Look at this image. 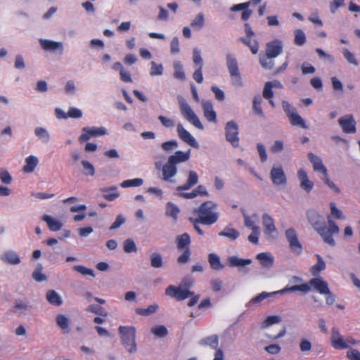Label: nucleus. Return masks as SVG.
<instances>
[{
    "instance_id": "nucleus-1",
    "label": "nucleus",
    "mask_w": 360,
    "mask_h": 360,
    "mask_svg": "<svg viewBox=\"0 0 360 360\" xmlns=\"http://www.w3.org/2000/svg\"><path fill=\"white\" fill-rule=\"evenodd\" d=\"M307 219L310 224L321 236L323 241L329 245L334 247L335 241L333 238V234H338L340 229L336 223L331 219V216L327 217L328 226L325 224L324 218L315 210L307 212Z\"/></svg>"
},
{
    "instance_id": "nucleus-2",
    "label": "nucleus",
    "mask_w": 360,
    "mask_h": 360,
    "mask_svg": "<svg viewBox=\"0 0 360 360\" xmlns=\"http://www.w3.org/2000/svg\"><path fill=\"white\" fill-rule=\"evenodd\" d=\"M191 157V149L187 151L176 150L168 157L167 162L162 167V180L173 182L172 179L177 173V165L187 162Z\"/></svg>"
},
{
    "instance_id": "nucleus-3",
    "label": "nucleus",
    "mask_w": 360,
    "mask_h": 360,
    "mask_svg": "<svg viewBox=\"0 0 360 360\" xmlns=\"http://www.w3.org/2000/svg\"><path fill=\"white\" fill-rule=\"evenodd\" d=\"M218 205L213 201L208 200L202 202L198 208L193 210L199 219L200 224L210 226L216 223L219 217L217 211Z\"/></svg>"
},
{
    "instance_id": "nucleus-4",
    "label": "nucleus",
    "mask_w": 360,
    "mask_h": 360,
    "mask_svg": "<svg viewBox=\"0 0 360 360\" xmlns=\"http://www.w3.org/2000/svg\"><path fill=\"white\" fill-rule=\"evenodd\" d=\"M301 291L303 292H307L310 290V287L307 283H302L300 285H295L291 287L286 286L284 288L277 290L275 292H262L255 297L252 298L249 302L248 306H250L254 304L261 303L263 300L266 298L272 297L276 294H284L287 292H294V291Z\"/></svg>"
},
{
    "instance_id": "nucleus-5",
    "label": "nucleus",
    "mask_w": 360,
    "mask_h": 360,
    "mask_svg": "<svg viewBox=\"0 0 360 360\" xmlns=\"http://www.w3.org/2000/svg\"><path fill=\"white\" fill-rule=\"evenodd\" d=\"M178 103L179 105V110L182 116L191 124L199 129H203V125L202 124L200 119L193 110L192 108L186 102L184 97L179 96L177 97Z\"/></svg>"
},
{
    "instance_id": "nucleus-6",
    "label": "nucleus",
    "mask_w": 360,
    "mask_h": 360,
    "mask_svg": "<svg viewBox=\"0 0 360 360\" xmlns=\"http://www.w3.org/2000/svg\"><path fill=\"white\" fill-rule=\"evenodd\" d=\"M118 330L121 335V341L125 349L129 353H135L137 351L135 328L120 326Z\"/></svg>"
},
{
    "instance_id": "nucleus-7",
    "label": "nucleus",
    "mask_w": 360,
    "mask_h": 360,
    "mask_svg": "<svg viewBox=\"0 0 360 360\" xmlns=\"http://www.w3.org/2000/svg\"><path fill=\"white\" fill-rule=\"evenodd\" d=\"M226 66L230 74L232 84L235 86L242 87L243 82L239 72L238 62L232 54L226 55Z\"/></svg>"
},
{
    "instance_id": "nucleus-8",
    "label": "nucleus",
    "mask_w": 360,
    "mask_h": 360,
    "mask_svg": "<svg viewBox=\"0 0 360 360\" xmlns=\"http://www.w3.org/2000/svg\"><path fill=\"white\" fill-rule=\"evenodd\" d=\"M282 107L292 126H299L303 129L308 128L304 119L298 114L297 110L291 106L288 102L283 101Z\"/></svg>"
},
{
    "instance_id": "nucleus-9",
    "label": "nucleus",
    "mask_w": 360,
    "mask_h": 360,
    "mask_svg": "<svg viewBox=\"0 0 360 360\" xmlns=\"http://www.w3.org/2000/svg\"><path fill=\"white\" fill-rule=\"evenodd\" d=\"M285 236L288 243L290 250L297 255L302 251V245L298 239V235L294 228H289L285 231Z\"/></svg>"
},
{
    "instance_id": "nucleus-10",
    "label": "nucleus",
    "mask_w": 360,
    "mask_h": 360,
    "mask_svg": "<svg viewBox=\"0 0 360 360\" xmlns=\"http://www.w3.org/2000/svg\"><path fill=\"white\" fill-rule=\"evenodd\" d=\"M226 139L234 148L239 146L238 126L235 121H229L225 126Z\"/></svg>"
},
{
    "instance_id": "nucleus-11",
    "label": "nucleus",
    "mask_w": 360,
    "mask_h": 360,
    "mask_svg": "<svg viewBox=\"0 0 360 360\" xmlns=\"http://www.w3.org/2000/svg\"><path fill=\"white\" fill-rule=\"evenodd\" d=\"M165 295L171 297H174L177 300L181 301L190 296H192L193 292L186 288H182L181 285L176 287L171 285L166 288Z\"/></svg>"
},
{
    "instance_id": "nucleus-12",
    "label": "nucleus",
    "mask_w": 360,
    "mask_h": 360,
    "mask_svg": "<svg viewBox=\"0 0 360 360\" xmlns=\"http://www.w3.org/2000/svg\"><path fill=\"white\" fill-rule=\"evenodd\" d=\"M270 178L275 186H285L287 178L282 166H273L270 171Z\"/></svg>"
},
{
    "instance_id": "nucleus-13",
    "label": "nucleus",
    "mask_w": 360,
    "mask_h": 360,
    "mask_svg": "<svg viewBox=\"0 0 360 360\" xmlns=\"http://www.w3.org/2000/svg\"><path fill=\"white\" fill-rule=\"evenodd\" d=\"M82 132V134L79 137L80 142H85L91 137L103 136L107 134V131L104 127H83Z\"/></svg>"
},
{
    "instance_id": "nucleus-14",
    "label": "nucleus",
    "mask_w": 360,
    "mask_h": 360,
    "mask_svg": "<svg viewBox=\"0 0 360 360\" xmlns=\"http://www.w3.org/2000/svg\"><path fill=\"white\" fill-rule=\"evenodd\" d=\"M338 122L343 132L346 134H353L356 132V122L352 115H345L340 117Z\"/></svg>"
},
{
    "instance_id": "nucleus-15",
    "label": "nucleus",
    "mask_w": 360,
    "mask_h": 360,
    "mask_svg": "<svg viewBox=\"0 0 360 360\" xmlns=\"http://www.w3.org/2000/svg\"><path fill=\"white\" fill-rule=\"evenodd\" d=\"M176 132L179 138L182 141L195 148H199V144L195 138L184 127L181 123H178L176 125Z\"/></svg>"
},
{
    "instance_id": "nucleus-16",
    "label": "nucleus",
    "mask_w": 360,
    "mask_h": 360,
    "mask_svg": "<svg viewBox=\"0 0 360 360\" xmlns=\"http://www.w3.org/2000/svg\"><path fill=\"white\" fill-rule=\"evenodd\" d=\"M32 309L27 300H16L12 307V312L18 316H25Z\"/></svg>"
},
{
    "instance_id": "nucleus-17",
    "label": "nucleus",
    "mask_w": 360,
    "mask_h": 360,
    "mask_svg": "<svg viewBox=\"0 0 360 360\" xmlns=\"http://www.w3.org/2000/svg\"><path fill=\"white\" fill-rule=\"evenodd\" d=\"M227 260L230 267H238L239 271L244 274H247L249 271L248 269L245 268V266L252 263V259H242L237 256H230Z\"/></svg>"
},
{
    "instance_id": "nucleus-18",
    "label": "nucleus",
    "mask_w": 360,
    "mask_h": 360,
    "mask_svg": "<svg viewBox=\"0 0 360 360\" xmlns=\"http://www.w3.org/2000/svg\"><path fill=\"white\" fill-rule=\"evenodd\" d=\"M202 108L203 110V114L205 117L212 122H216L217 121V113L214 110L213 105L210 101L202 100L201 101Z\"/></svg>"
},
{
    "instance_id": "nucleus-19",
    "label": "nucleus",
    "mask_w": 360,
    "mask_h": 360,
    "mask_svg": "<svg viewBox=\"0 0 360 360\" xmlns=\"http://www.w3.org/2000/svg\"><path fill=\"white\" fill-rule=\"evenodd\" d=\"M283 45L280 40H274L266 44V55L273 58L282 52Z\"/></svg>"
},
{
    "instance_id": "nucleus-20",
    "label": "nucleus",
    "mask_w": 360,
    "mask_h": 360,
    "mask_svg": "<svg viewBox=\"0 0 360 360\" xmlns=\"http://www.w3.org/2000/svg\"><path fill=\"white\" fill-rule=\"evenodd\" d=\"M297 177L300 182V187L307 193H309L314 188V183L309 179L307 172L303 169L297 171Z\"/></svg>"
},
{
    "instance_id": "nucleus-21",
    "label": "nucleus",
    "mask_w": 360,
    "mask_h": 360,
    "mask_svg": "<svg viewBox=\"0 0 360 360\" xmlns=\"http://www.w3.org/2000/svg\"><path fill=\"white\" fill-rule=\"evenodd\" d=\"M198 182V175L194 170H189L188 172V178L186 182L176 187V191H187L196 185Z\"/></svg>"
},
{
    "instance_id": "nucleus-22",
    "label": "nucleus",
    "mask_w": 360,
    "mask_h": 360,
    "mask_svg": "<svg viewBox=\"0 0 360 360\" xmlns=\"http://www.w3.org/2000/svg\"><path fill=\"white\" fill-rule=\"evenodd\" d=\"M308 158L309 161L313 165L314 171L321 172L325 176H327V169L323 165L321 159L319 156L314 155L312 153H309L308 154Z\"/></svg>"
},
{
    "instance_id": "nucleus-23",
    "label": "nucleus",
    "mask_w": 360,
    "mask_h": 360,
    "mask_svg": "<svg viewBox=\"0 0 360 360\" xmlns=\"http://www.w3.org/2000/svg\"><path fill=\"white\" fill-rule=\"evenodd\" d=\"M309 284L320 294L324 295L329 290L328 284L321 278H314L309 281Z\"/></svg>"
},
{
    "instance_id": "nucleus-24",
    "label": "nucleus",
    "mask_w": 360,
    "mask_h": 360,
    "mask_svg": "<svg viewBox=\"0 0 360 360\" xmlns=\"http://www.w3.org/2000/svg\"><path fill=\"white\" fill-rule=\"evenodd\" d=\"M262 224L266 235L271 236L276 231L273 218L266 213L262 214Z\"/></svg>"
},
{
    "instance_id": "nucleus-25",
    "label": "nucleus",
    "mask_w": 360,
    "mask_h": 360,
    "mask_svg": "<svg viewBox=\"0 0 360 360\" xmlns=\"http://www.w3.org/2000/svg\"><path fill=\"white\" fill-rule=\"evenodd\" d=\"M179 195L186 199H193L198 195H202L207 197L209 193L206 188L203 185H198L194 190L190 193H182Z\"/></svg>"
},
{
    "instance_id": "nucleus-26",
    "label": "nucleus",
    "mask_w": 360,
    "mask_h": 360,
    "mask_svg": "<svg viewBox=\"0 0 360 360\" xmlns=\"http://www.w3.org/2000/svg\"><path fill=\"white\" fill-rule=\"evenodd\" d=\"M34 134L38 140L43 144H47L51 141V134L45 127H35L34 129Z\"/></svg>"
},
{
    "instance_id": "nucleus-27",
    "label": "nucleus",
    "mask_w": 360,
    "mask_h": 360,
    "mask_svg": "<svg viewBox=\"0 0 360 360\" xmlns=\"http://www.w3.org/2000/svg\"><path fill=\"white\" fill-rule=\"evenodd\" d=\"M256 259L260 262V264L265 269H270L274 265V258L271 253L262 252L256 256Z\"/></svg>"
},
{
    "instance_id": "nucleus-28",
    "label": "nucleus",
    "mask_w": 360,
    "mask_h": 360,
    "mask_svg": "<svg viewBox=\"0 0 360 360\" xmlns=\"http://www.w3.org/2000/svg\"><path fill=\"white\" fill-rule=\"evenodd\" d=\"M39 43L41 47L46 51H54L60 50L63 51V45L62 42L53 41L48 39H39Z\"/></svg>"
},
{
    "instance_id": "nucleus-29",
    "label": "nucleus",
    "mask_w": 360,
    "mask_h": 360,
    "mask_svg": "<svg viewBox=\"0 0 360 360\" xmlns=\"http://www.w3.org/2000/svg\"><path fill=\"white\" fill-rule=\"evenodd\" d=\"M1 259L7 264L17 265L20 263V258L18 255L12 250L5 252L1 256Z\"/></svg>"
},
{
    "instance_id": "nucleus-30",
    "label": "nucleus",
    "mask_w": 360,
    "mask_h": 360,
    "mask_svg": "<svg viewBox=\"0 0 360 360\" xmlns=\"http://www.w3.org/2000/svg\"><path fill=\"white\" fill-rule=\"evenodd\" d=\"M25 165L22 167V170L25 173H32L39 163L38 158L34 155H30L25 160Z\"/></svg>"
},
{
    "instance_id": "nucleus-31",
    "label": "nucleus",
    "mask_w": 360,
    "mask_h": 360,
    "mask_svg": "<svg viewBox=\"0 0 360 360\" xmlns=\"http://www.w3.org/2000/svg\"><path fill=\"white\" fill-rule=\"evenodd\" d=\"M317 259V262L310 268V273L314 276H319L320 272L326 269V262L319 255H315Z\"/></svg>"
},
{
    "instance_id": "nucleus-32",
    "label": "nucleus",
    "mask_w": 360,
    "mask_h": 360,
    "mask_svg": "<svg viewBox=\"0 0 360 360\" xmlns=\"http://www.w3.org/2000/svg\"><path fill=\"white\" fill-rule=\"evenodd\" d=\"M46 300L52 305L59 307L63 304L60 295L53 290H49L46 293Z\"/></svg>"
},
{
    "instance_id": "nucleus-33",
    "label": "nucleus",
    "mask_w": 360,
    "mask_h": 360,
    "mask_svg": "<svg viewBox=\"0 0 360 360\" xmlns=\"http://www.w3.org/2000/svg\"><path fill=\"white\" fill-rule=\"evenodd\" d=\"M42 219L47 224L49 229L52 231H59L63 224L50 215L44 214Z\"/></svg>"
},
{
    "instance_id": "nucleus-34",
    "label": "nucleus",
    "mask_w": 360,
    "mask_h": 360,
    "mask_svg": "<svg viewBox=\"0 0 360 360\" xmlns=\"http://www.w3.org/2000/svg\"><path fill=\"white\" fill-rule=\"evenodd\" d=\"M177 249L179 250H184L186 248H189L191 244V238L187 233L177 236L176 238Z\"/></svg>"
},
{
    "instance_id": "nucleus-35",
    "label": "nucleus",
    "mask_w": 360,
    "mask_h": 360,
    "mask_svg": "<svg viewBox=\"0 0 360 360\" xmlns=\"http://www.w3.org/2000/svg\"><path fill=\"white\" fill-rule=\"evenodd\" d=\"M56 323L64 333H68L70 332V321L64 314H58L56 317Z\"/></svg>"
},
{
    "instance_id": "nucleus-36",
    "label": "nucleus",
    "mask_w": 360,
    "mask_h": 360,
    "mask_svg": "<svg viewBox=\"0 0 360 360\" xmlns=\"http://www.w3.org/2000/svg\"><path fill=\"white\" fill-rule=\"evenodd\" d=\"M208 262L210 267L216 271H221L224 268V265L221 262L220 257L215 253L208 255Z\"/></svg>"
},
{
    "instance_id": "nucleus-37",
    "label": "nucleus",
    "mask_w": 360,
    "mask_h": 360,
    "mask_svg": "<svg viewBox=\"0 0 360 360\" xmlns=\"http://www.w3.org/2000/svg\"><path fill=\"white\" fill-rule=\"evenodd\" d=\"M241 212L244 218V224L247 228L250 229L252 231L255 228H259L255 224V220L257 219V214H254L252 217H250L243 209H241Z\"/></svg>"
},
{
    "instance_id": "nucleus-38",
    "label": "nucleus",
    "mask_w": 360,
    "mask_h": 360,
    "mask_svg": "<svg viewBox=\"0 0 360 360\" xmlns=\"http://www.w3.org/2000/svg\"><path fill=\"white\" fill-rule=\"evenodd\" d=\"M199 343L201 345L209 346L212 349H215L219 346V339L217 335H213L201 339Z\"/></svg>"
},
{
    "instance_id": "nucleus-39",
    "label": "nucleus",
    "mask_w": 360,
    "mask_h": 360,
    "mask_svg": "<svg viewBox=\"0 0 360 360\" xmlns=\"http://www.w3.org/2000/svg\"><path fill=\"white\" fill-rule=\"evenodd\" d=\"M101 191L103 193V198L109 201L114 200L120 196V194L117 192V188L115 186L103 188Z\"/></svg>"
},
{
    "instance_id": "nucleus-40",
    "label": "nucleus",
    "mask_w": 360,
    "mask_h": 360,
    "mask_svg": "<svg viewBox=\"0 0 360 360\" xmlns=\"http://www.w3.org/2000/svg\"><path fill=\"white\" fill-rule=\"evenodd\" d=\"M240 233L236 229L229 226H226L223 231L219 233V236L226 237L231 240H235L237 239Z\"/></svg>"
},
{
    "instance_id": "nucleus-41",
    "label": "nucleus",
    "mask_w": 360,
    "mask_h": 360,
    "mask_svg": "<svg viewBox=\"0 0 360 360\" xmlns=\"http://www.w3.org/2000/svg\"><path fill=\"white\" fill-rule=\"evenodd\" d=\"M294 44L297 46H303L306 42V35L302 30L297 29L294 32Z\"/></svg>"
},
{
    "instance_id": "nucleus-42",
    "label": "nucleus",
    "mask_w": 360,
    "mask_h": 360,
    "mask_svg": "<svg viewBox=\"0 0 360 360\" xmlns=\"http://www.w3.org/2000/svg\"><path fill=\"white\" fill-rule=\"evenodd\" d=\"M174 77L180 80H185L186 76L184 74V72L183 70L182 64L179 61H176L174 63Z\"/></svg>"
},
{
    "instance_id": "nucleus-43",
    "label": "nucleus",
    "mask_w": 360,
    "mask_h": 360,
    "mask_svg": "<svg viewBox=\"0 0 360 360\" xmlns=\"http://www.w3.org/2000/svg\"><path fill=\"white\" fill-rule=\"evenodd\" d=\"M239 40L243 44L248 46L253 54H256L258 52L259 46L255 40H251V38L241 37Z\"/></svg>"
},
{
    "instance_id": "nucleus-44",
    "label": "nucleus",
    "mask_w": 360,
    "mask_h": 360,
    "mask_svg": "<svg viewBox=\"0 0 360 360\" xmlns=\"http://www.w3.org/2000/svg\"><path fill=\"white\" fill-rule=\"evenodd\" d=\"M179 212L180 210L177 206L172 202H167L166 206V215L171 217L176 220Z\"/></svg>"
},
{
    "instance_id": "nucleus-45",
    "label": "nucleus",
    "mask_w": 360,
    "mask_h": 360,
    "mask_svg": "<svg viewBox=\"0 0 360 360\" xmlns=\"http://www.w3.org/2000/svg\"><path fill=\"white\" fill-rule=\"evenodd\" d=\"M262 98L259 96L255 97L252 101V109L254 112L260 116L264 117V114L261 107Z\"/></svg>"
},
{
    "instance_id": "nucleus-46",
    "label": "nucleus",
    "mask_w": 360,
    "mask_h": 360,
    "mask_svg": "<svg viewBox=\"0 0 360 360\" xmlns=\"http://www.w3.org/2000/svg\"><path fill=\"white\" fill-rule=\"evenodd\" d=\"M158 309V305L156 304H151L148 306L146 309L143 308H137L136 309V312L138 314L142 315V316H149L153 313H155Z\"/></svg>"
},
{
    "instance_id": "nucleus-47",
    "label": "nucleus",
    "mask_w": 360,
    "mask_h": 360,
    "mask_svg": "<svg viewBox=\"0 0 360 360\" xmlns=\"http://www.w3.org/2000/svg\"><path fill=\"white\" fill-rule=\"evenodd\" d=\"M143 184V180L141 178H136L133 179H128L123 181L120 186L122 188H128V187H138L141 186Z\"/></svg>"
},
{
    "instance_id": "nucleus-48",
    "label": "nucleus",
    "mask_w": 360,
    "mask_h": 360,
    "mask_svg": "<svg viewBox=\"0 0 360 360\" xmlns=\"http://www.w3.org/2000/svg\"><path fill=\"white\" fill-rule=\"evenodd\" d=\"M81 164L83 167V174L85 176H93L95 174V168L94 165L87 160H82Z\"/></svg>"
},
{
    "instance_id": "nucleus-49",
    "label": "nucleus",
    "mask_w": 360,
    "mask_h": 360,
    "mask_svg": "<svg viewBox=\"0 0 360 360\" xmlns=\"http://www.w3.org/2000/svg\"><path fill=\"white\" fill-rule=\"evenodd\" d=\"M205 25V18L202 13H199L192 20L191 25L194 29H201Z\"/></svg>"
},
{
    "instance_id": "nucleus-50",
    "label": "nucleus",
    "mask_w": 360,
    "mask_h": 360,
    "mask_svg": "<svg viewBox=\"0 0 360 360\" xmlns=\"http://www.w3.org/2000/svg\"><path fill=\"white\" fill-rule=\"evenodd\" d=\"M150 265L153 268H161L163 265L162 256L157 252H153L150 255Z\"/></svg>"
},
{
    "instance_id": "nucleus-51",
    "label": "nucleus",
    "mask_w": 360,
    "mask_h": 360,
    "mask_svg": "<svg viewBox=\"0 0 360 360\" xmlns=\"http://www.w3.org/2000/svg\"><path fill=\"white\" fill-rule=\"evenodd\" d=\"M178 147L179 143L176 140H170L161 144V148L166 153H171Z\"/></svg>"
},
{
    "instance_id": "nucleus-52",
    "label": "nucleus",
    "mask_w": 360,
    "mask_h": 360,
    "mask_svg": "<svg viewBox=\"0 0 360 360\" xmlns=\"http://www.w3.org/2000/svg\"><path fill=\"white\" fill-rule=\"evenodd\" d=\"M150 65V76H161L163 74V66L162 64H157L155 61H151Z\"/></svg>"
},
{
    "instance_id": "nucleus-53",
    "label": "nucleus",
    "mask_w": 360,
    "mask_h": 360,
    "mask_svg": "<svg viewBox=\"0 0 360 360\" xmlns=\"http://www.w3.org/2000/svg\"><path fill=\"white\" fill-rule=\"evenodd\" d=\"M259 63L264 68L268 69V70L271 69L274 65L273 58L269 57L266 55H265V56L260 55Z\"/></svg>"
},
{
    "instance_id": "nucleus-54",
    "label": "nucleus",
    "mask_w": 360,
    "mask_h": 360,
    "mask_svg": "<svg viewBox=\"0 0 360 360\" xmlns=\"http://www.w3.org/2000/svg\"><path fill=\"white\" fill-rule=\"evenodd\" d=\"M281 321V318L279 316L274 315L268 316L262 324V328H265L273 324L279 323Z\"/></svg>"
},
{
    "instance_id": "nucleus-55",
    "label": "nucleus",
    "mask_w": 360,
    "mask_h": 360,
    "mask_svg": "<svg viewBox=\"0 0 360 360\" xmlns=\"http://www.w3.org/2000/svg\"><path fill=\"white\" fill-rule=\"evenodd\" d=\"M123 248L126 253L135 252L137 250L134 241L130 238H128L124 241Z\"/></svg>"
},
{
    "instance_id": "nucleus-56",
    "label": "nucleus",
    "mask_w": 360,
    "mask_h": 360,
    "mask_svg": "<svg viewBox=\"0 0 360 360\" xmlns=\"http://www.w3.org/2000/svg\"><path fill=\"white\" fill-rule=\"evenodd\" d=\"M342 53L345 58L349 63L352 64L354 66H357L359 65L358 60H356L354 54L352 53L350 51H349L347 49H343Z\"/></svg>"
},
{
    "instance_id": "nucleus-57",
    "label": "nucleus",
    "mask_w": 360,
    "mask_h": 360,
    "mask_svg": "<svg viewBox=\"0 0 360 360\" xmlns=\"http://www.w3.org/2000/svg\"><path fill=\"white\" fill-rule=\"evenodd\" d=\"M193 61L197 68H202L203 62L201 57V51L198 48H194L193 50Z\"/></svg>"
},
{
    "instance_id": "nucleus-58",
    "label": "nucleus",
    "mask_w": 360,
    "mask_h": 360,
    "mask_svg": "<svg viewBox=\"0 0 360 360\" xmlns=\"http://www.w3.org/2000/svg\"><path fill=\"white\" fill-rule=\"evenodd\" d=\"M86 311L92 312L98 315L106 316L108 313L104 310L102 307L91 304L86 309Z\"/></svg>"
},
{
    "instance_id": "nucleus-59",
    "label": "nucleus",
    "mask_w": 360,
    "mask_h": 360,
    "mask_svg": "<svg viewBox=\"0 0 360 360\" xmlns=\"http://www.w3.org/2000/svg\"><path fill=\"white\" fill-rule=\"evenodd\" d=\"M73 269L75 271H77V272H78V273H79V274H82L84 276L88 275V276H91L92 277L95 276L94 272V271L92 269H88V268H86V267H85V266H84L82 265L74 266H73Z\"/></svg>"
},
{
    "instance_id": "nucleus-60",
    "label": "nucleus",
    "mask_w": 360,
    "mask_h": 360,
    "mask_svg": "<svg viewBox=\"0 0 360 360\" xmlns=\"http://www.w3.org/2000/svg\"><path fill=\"white\" fill-rule=\"evenodd\" d=\"M330 214L338 219H345V217L342 211L339 210L334 202L330 203Z\"/></svg>"
},
{
    "instance_id": "nucleus-61",
    "label": "nucleus",
    "mask_w": 360,
    "mask_h": 360,
    "mask_svg": "<svg viewBox=\"0 0 360 360\" xmlns=\"http://www.w3.org/2000/svg\"><path fill=\"white\" fill-rule=\"evenodd\" d=\"M32 278L38 281L41 282L46 280V276L42 273V266L39 265L32 273Z\"/></svg>"
},
{
    "instance_id": "nucleus-62",
    "label": "nucleus",
    "mask_w": 360,
    "mask_h": 360,
    "mask_svg": "<svg viewBox=\"0 0 360 360\" xmlns=\"http://www.w3.org/2000/svg\"><path fill=\"white\" fill-rule=\"evenodd\" d=\"M151 333L159 338L165 337L167 335V329L164 326H158L151 328Z\"/></svg>"
},
{
    "instance_id": "nucleus-63",
    "label": "nucleus",
    "mask_w": 360,
    "mask_h": 360,
    "mask_svg": "<svg viewBox=\"0 0 360 360\" xmlns=\"http://www.w3.org/2000/svg\"><path fill=\"white\" fill-rule=\"evenodd\" d=\"M331 345L336 349H344L349 348V345H347L346 338L345 339L342 336L340 338H338L335 342L331 343Z\"/></svg>"
},
{
    "instance_id": "nucleus-64",
    "label": "nucleus",
    "mask_w": 360,
    "mask_h": 360,
    "mask_svg": "<svg viewBox=\"0 0 360 360\" xmlns=\"http://www.w3.org/2000/svg\"><path fill=\"white\" fill-rule=\"evenodd\" d=\"M346 356L349 360H360V352L356 349L349 348L346 353Z\"/></svg>"
}]
</instances>
